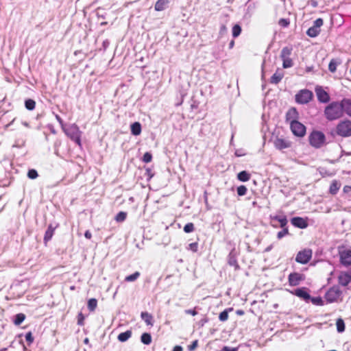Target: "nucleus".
Segmentation results:
<instances>
[{"instance_id": "393cba45", "label": "nucleus", "mask_w": 351, "mask_h": 351, "mask_svg": "<svg viewBox=\"0 0 351 351\" xmlns=\"http://www.w3.org/2000/svg\"><path fill=\"white\" fill-rule=\"evenodd\" d=\"M292 50L293 49L291 47H283L280 53V58L282 60L290 58Z\"/></svg>"}, {"instance_id": "79ce46f5", "label": "nucleus", "mask_w": 351, "mask_h": 351, "mask_svg": "<svg viewBox=\"0 0 351 351\" xmlns=\"http://www.w3.org/2000/svg\"><path fill=\"white\" fill-rule=\"evenodd\" d=\"M288 234H289V228H282V230L281 231H279L277 233V238L278 239H281L282 238H283L284 237H285Z\"/></svg>"}, {"instance_id": "4468645a", "label": "nucleus", "mask_w": 351, "mask_h": 351, "mask_svg": "<svg viewBox=\"0 0 351 351\" xmlns=\"http://www.w3.org/2000/svg\"><path fill=\"white\" fill-rule=\"evenodd\" d=\"M293 295L300 298V299L304 300L306 302H308L311 297L308 292V289L306 287H301L295 289L294 291L291 292Z\"/></svg>"}, {"instance_id": "09e8293b", "label": "nucleus", "mask_w": 351, "mask_h": 351, "mask_svg": "<svg viewBox=\"0 0 351 351\" xmlns=\"http://www.w3.org/2000/svg\"><path fill=\"white\" fill-rule=\"evenodd\" d=\"M324 24V21H323V19H321V18H319L317 19H316L315 21H314V24H313V27L317 28V29H319V27L321 26H322Z\"/></svg>"}, {"instance_id": "8fccbe9b", "label": "nucleus", "mask_w": 351, "mask_h": 351, "mask_svg": "<svg viewBox=\"0 0 351 351\" xmlns=\"http://www.w3.org/2000/svg\"><path fill=\"white\" fill-rule=\"evenodd\" d=\"M85 317L82 314V313H80L77 315V324L79 326H84V324Z\"/></svg>"}, {"instance_id": "ea45409f", "label": "nucleus", "mask_w": 351, "mask_h": 351, "mask_svg": "<svg viewBox=\"0 0 351 351\" xmlns=\"http://www.w3.org/2000/svg\"><path fill=\"white\" fill-rule=\"evenodd\" d=\"M127 213L123 211L119 212L115 217V220L117 222H123L125 220Z\"/></svg>"}, {"instance_id": "b1692460", "label": "nucleus", "mask_w": 351, "mask_h": 351, "mask_svg": "<svg viewBox=\"0 0 351 351\" xmlns=\"http://www.w3.org/2000/svg\"><path fill=\"white\" fill-rule=\"evenodd\" d=\"M271 219L273 220L278 221L280 223V228H288V227H287L288 220H287L286 216L280 217L278 215H276V216L272 217Z\"/></svg>"}, {"instance_id": "603ef678", "label": "nucleus", "mask_w": 351, "mask_h": 351, "mask_svg": "<svg viewBox=\"0 0 351 351\" xmlns=\"http://www.w3.org/2000/svg\"><path fill=\"white\" fill-rule=\"evenodd\" d=\"M25 339L28 342V344L30 345L34 341V337L32 336V332H28L25 335Z\"/></svg>"}, {"instance_id": "7c9ffc66", "label": "nucleus", "mask_w": 351, "mask_h": 351, "mask_svg": "<svg viewBox=\"0 0 351 351\" xmlns=\"http://www.w3.org/2000/svg\"><path fill=\"white\" fill-rule=\"evenodd\" d=\"M233 308H228L220 313L219 315V319L221 322H226L228 319V313L232 311Z\"/></svg>"}, {"instance_id": "13d9d810", "label": "nucleus", "mask_w": 351, "mask_h": 351, "mask_svg": "<svg viewBox=\"0 0 351 351\" xmlns=\"http://www.w3.org/2000/svg\"><path fill=\"white\" fill-rule=\"evenodd\" d=\"M146 174L148 176V179L149 180H150L153 177V176H154V174L152 173V170L150 169H146Z\"/></svg>"}, {"instance_id": "c85d7f7f", "label": "nucleus", "mask_w": 351, "mask_h": 351, "mask_svg": "<svg viewBox=\"0 0 351 351\" xmlns=\"http://www.w3.org/2000/svg\"><path fill=\"white\" fill-rule=\"evenodd\" d=\"M336 327L338 332L341 333L345 331L346 325L343 319L341 317L336 320Z\"/></svg>"}, {"instance_id": "9b49d317", "label": "nucleus", "mask_w": 351, "mask_h": 351, "mask_svg": "<svg viewBox=\"0 0 351 351\" xmlns=\"http://www.w3.org/2000/svg\"><path fill=\"white\" fill-rule=\"evenodd\" d=\"M305 280V275L298 272H292L288 276L289 285L291 287H295Z\"/></svg>"}, {"instance_id": "052dcab7", "label": "nucleus", "mask_w": 351, "mask_h": 351, "mask_svg": "<svg viewBox=\"0 0 351 351\" xmlns=\"http://www.w3.org/2000/svg\"><path fill=\"white\" fill-rule=\"evenodd\" d=\"M183 349L182 348V346H176L173 349V351H182Z\"/></svg>"}, {"instance_id": "20e7f679", "label": "nucleus", "mask_w": 351, "mask_h": 351, "mask_svg": "<svg viewBox=\"0 0 351 351\" xmlns=\"http://www.w3.org/2000/svg\"><path fill=\"white\" fill-rule=\"evenodd\" d=\"M338 254L340 264L344 267L351 269V250L339 247Z\"/></svg>"}, {"instance_id": "ddd939ff", "label": "nucleus", "mask_w": 351, "mask_h": 351, "mask_svg": "<svg viewBox=\"0 0 351 351\" xmlns=\"http://www.w3.org/2000/svg\"><path fill=\"white\" fill-rule=\"evenodd\" d=\"M317 100L320 103L326 104L330 101L329 94L323 88L322 86H317L315 88Z\"/></svg>"}, {"instance_id": "72a5a7b5", "label": "nucleus", "mask_w": 351, "mask_h": 351, "mask_svg": "<svg viewBox=\"0 0 351 351\" xmlns=\"http://www.w3.org/2000/svg\"><path fill=\"white\" fill-rule=\"evenodd\" d=\"M88 308L90 312H93L97 306V300L95 298L89 299L88 301Z\"/></svg>"}, {"instance_id": "c03bdc74", "label": "nucleus", "mask_w": 351, "mask_h": 351, "mask_svg": "<svg viewBox=\"0 0 351 351\" xmlns=\"http://www.w3.org/2000/svg\"><path fill=\"white\" fill-rule=\"evenodd\" d=\"M237 194L239 196H243L246 194L247 193V188L244 185H241L237 187Z\"/></svg>"}, {"instance_id": "69168bd1", "label": "nucleus", "mask_w": 351, "mask_h": 351, "mask_svg": "<svg viewBox=\"0 0 351 351\" xmlns=\"http://www.w3.org/2000/svg\"><path fill=\"white\" fill-rule=\"evenodd\" d=\"M234 46V41L232 40L229 43V48L232 49Z\"/></svg>"}, {"instance_id": "6e6552de", "label": "nucleus", "mask_w": 351, "mask_h": 351, "mask_svg": "<svg viewBox=\"0 0 351 351\" xmlns=\"http://www.w3.org/2000/svg\"><path fill=\"white\" fill-rule=\"evenodd\" d=\"M313 256V251L309 248H305L299 251L295 257V261L300 264H306L311 259Z\"/></svg>"}, {"instance_id": "f8f14e48", "label": "nucleus", "mask_w": 351, "mask_h": 351, "mask_svg": "<svg viewBox=\"0 0 351 351\" xmlns=\"http://www.w3.org/2000/svg\"><path fill=\"white\" fill-rule=\"evenodd\" d=\"M274 147L279 150L290 148L292 146V142L287 138H283L276 136L274 140Z\"/></svg>"}, {"instance_id": "4d7b16f0", "label": "nucleus", "mask_w": 351, "mask_h": 351, "mask_svg": "<svg viewBox=\"0 0 351 351\" xmlns=\"http://www.w3.org/2000/svg\"><path fill=\"white\" fill-rule=\"evenodd\" d=\"M223 351H237V348H230V347H228V346H224L223 348Z\"/></svg>"}, {"instance_id": "de8ad7c7", "label": "nucleus", "mask_w": 351, "mask_h": 351, "mask_svg": "<svg viewBox=\"0 0 351 351\" xmlns=\"http://www.w3.org/2000/svg\"><path fill=\"white\" fill-rule=\"evenodd\" d=\"M279 25L283 27H287L290 24V21L287 19H280L278 21Z\"/></svg>"}, {"instance_id": "9d476101", "label": "nucleus", "mask_w": 351, "mask_h": 351, "mask_svg": "<svg viewBox=\"0 0 351 351\" xmlns=\"http://www.w3.org/2000/svg\"><path fill=\"white\" fill-rule=\"evenodd\" d=\"M337 281L341 287H348L351 283V269L348 271H341L337 276Z\"/></svg>"}, {"instance_id": "aec40b11", "label": "nucleus", "mask_w": 351, "mask_h": 351, "mask_svg": "<svg viewBox=\"0 0 351 351\" xmlns=\"http://www.w3.org/2000/svg\"><path fill=\"white\" fill-rule=\"evenodd\" d=\"M141 317L147 326H153L154 318L152 314L147 312H142Z\"/></svg>"}, {"instance_id": "39448f33", "label": "nucleus", "mask_w": 351, "mask_h": 351, "mask_svg": "<svg viewBox=\"0 0 351 351\" xmlns=\"http://www.w3.org/2000/svg\"><path fill=\"white\" fill-rule=\"evenodd\" d=\"M65 133L68 137L76 143L79 146L82 145V132L76 124L71 125L67 130H65Z\"/></svg>"}, {"instance_id": "49530a36", "label": "nucleus", "mask_w": 351, "mask_h": 351, "mask_svg": "<svg viewBox=\"0 0 351 351\" xmlns=\"http://www.w3.org/2000/svg\"><path fill=\"white\" fill-rule=\"evenodd\" d=\"M152 160V155L149 152H145L143 156V161L144 162H150Z\"/></svg>"}, {"instance_id": "5701e85b", "label": "nucleus", "mask_w": 351, "mask_h": 351, "mask_svg": "<svg viewBox=\"0 0 351 351\" xmlns=\"http://www.w3.org/2000/svg\"><path fill=\"white\" fill-rule=\"evenodd\" d=\"M228 263L230 266L234 267L235 270L240 269V266L237 262V258L232 252H230L228 255Z\"/></svg>"}, {"instance_id": "0eeeda50", "label": "nucleus", "mask_w": 351, "mask_h": 351, "mask_svg": "<svg viewBox=\"0 0 351 351\" xmlns=\"http://www.w3.org/2000/svg\"><path fill=\"white\" fill-rule=\"evenodd\" d=\"M313 98V92L308 89L300 90L295 96V101L300 104H308Z\"/></svg>"}, {"instance_id": "473e14b6", "label": "nucleus", "mask_w": 351, "mask_h": 351, "mask_svg": "<svg viewBox=\"0 0 351 351\" xmlns=\"http://www.w3.org/2000/svg\"><path fill=\"white\" fill-rule=\"evenodd\" d=\"M319 33L320 29H317L313 26L309 27L306 31V34L311 38L317 36L319 34Z\"/></svg>"}, {"instance_id": "37998d69", "label": "nucleus", "mask_w": 351, "mask_h": 351, "mask_svg": "<svg viewBox=\"0 0 351 351\" xmlns=\"http://www.w3.org/2000/svg\"><path fill=\"white\" fill-rule=\"evenodd\" d=\"M293 65V62L291 58L282 60V66L284 69L290 68Z\"/></svg>"}, {"instance_id": "7ed1b4c3", "label": "nucleus", "mask_w": 351, "mask_h": 351, "mask_svg": "<svg viewBox=\"0 0 351 351\" xmlns=\"http://www.w3.org/2000/svg\"><path fill=\"white\" fill-rule=\"evenodd\" d=\"M309 144L315 148L322 147L326 141L325 134L320 131L313 130L308 136Z\"/></svg>"}, {"instance_id": "c9c22d12", "label": "nucleus", "mask_w": 351, "mask_h": 351, "mask_svg": "<svg viewBox=\"0 0 351 351\" xmlns=\"http://www.w3.org/2000/svg\"><path fill=\"white\" fill-rule=\"evenodd\" d=\"M241 27L239 25L236 24L232 27V33L234 38L238 37L241 33Z\"/></svg>"}, {"instance_id": "e2e57ef3", "label": "nucleus", "mask_w": 351, "mask_h": 351, "mask_svg": "<svg viewBox=\"0 0 351 351\" xmlns=\"http://www.w3.org/2000/svg\"><path fill=\"white\" fill-rule=\"evenodd\" d=\"M56 118L58 120V121L62 125H63V121L61 119V117L59 115H56Z\"/></svg>"}, {"instance_id": "2eb2a0df", "label": "nucleus", "mask_w": 351, "mask_h": 351, "mask_svg": "<svg viewBox=\"0 0 351 351\" xmlns=\"http://www.w3.org/2000/svg\"><path fill=\"white\" fill-rule=\"evenodd\" d=\"M299 119V113L295 107H292L288 110L285 115V120L291 124V123L298 121Z\"/></svg>"}, {"instance_id": "4c0bfd02", "label": "nucleus", "mask_w": 351, "mask_h": 351, "mask_svg": "<svg viewBox=\"0 0 351 351\" xmlns=\"http://www.w3.org/2000/svg\"><path fill=\"white\" fill-rule=\"evenodd\" d=\"M25 108L29 110H33L36 107V102L32 99H28L25 102Z\"/></svg>"}, {"instance_id": "f704fd0d", "label": "nucleus", "mask_w": 351, "mask_h": 351, "mask_svg": "<svg viewBox=\"0 0 351 351\" xmlns=\"http://www.w3.org/2000/svg\"><path fill=\"white\" fill-rule=\"evenodd\" d=\"M140 275H141V274L139 271H135L134 274L127 276L125 278V281L134 282L139 278Z\"/></svg>"}, {"instance_id": "a878e982", "label": "nucleus", "mask_w": 351, "mask_h": 351, "mask_svg": "<svg viewBox=\"0 0 351 351\" xmlns=\"http://www.w3.org/2000/svg\"><path fill=\"white\" fill-rule=\"evenodd\" d=\"M341 63L339 59H332L328 64V70L331 73H335L337 71V67Z\"/></svg>"}, {"instance_id": "6ab92c4d", "label": "nucleus", "mask_w": 351, "mask_h": 351, "mask_svg": "<svg viewBox=\"0 0 351 351\" xmlns=\"http://www.w3.org/2000/svg\"><path fill=\"white\" fill-rule=\"evenodd\" d=\"M283 72L280 71V69H278L271 77L270 82L271 84H277L281 81V80L283 78Z\"/></svg>"}, {"instance_id": "cd10ccee", "label": "nucleus", "mask_w": 351, "mask_h": 351, "mask_svg": "<svg viewBox=\"0 0 351 351\" xmlns=\"http://www.w3.org/2000/svg\"><path fill=\"white\" fill-rule=\"evenodd\" d=\"M132 331L128 330L124 332L120 333L118 335L117 339L121 342H125V341H128L132 337Z\"/></svg>"}, {"instance_id": "4be33fe9", "label": "nucleus", "mask_w": 351, "mask_h": 351, "mask_svg": "<svg viewBox=\"0 0 351 351\" xmlns=\"http://www.w3.org/2000/svg\"><path fill=\"white\" fill-rule=\"evenodd\" d=\"M341 186V184L337 180H332L330 185L329 193L332 195H336L339 191Z\"/></svg>"}, {"instance_id": "a211bd4d", "label": "nucleus", "mask_w": 351, "mask_h": 351, "mask_svg": "<svg viewBox=\"0 0 351 351\" xmlns=\"http://www.w3.org/2000/svg\"><path fill=\"white\" fill-rule=\"evenodd\" d=\"M341 102L343 108V112H345L348 116L351 117V99L344 98L341 101Z\"/></svg>"}, {"instance_id": "864d4df0", "label": "nucleus", "mask_w": 351, "mask_h": 351, "mask_svg": "<svg viewBox=\"0 0 351 351\" xmlns=\"http://www.w3.org/2000/svg\"><path fill=\"white\" fill-rule=\"evenodd\" d=\"M198 346V340H195L188 346V349L191 351L194 350Z\"/></svg>"}, {"instance_id": "bb28decb", "label": "nucleus", "mask_w": 351, "mask_h": 351, "mask_svg": "<svg viewBox=\"0 0 351 351\" xmlns=\"http://www.w3.org/2000/svg\"><path fill=\"white\" fill-rule=\"evenodd\" d=\"M131 132L134 136H138L141 133V125L139 122H134L131 125Z\"/></svg>"}, {"instance_id": "1a4fd4ad", "label": "nucleus", "mask_w": 351, "mask_h": 351, "mask_svg": "<svg viewBox=\"0 0 351 351\" xmlns=\"http://www.w3.org/2000/svg\"><path fill=\"white\" fill-rule=\"evenodd\" d=\"M290 129L292 133L298 137H303L306 134V127L302 123L298 121L290 124Z\"/></svg>"}, {"instance_id": "3c124183", "label": "nucleus", "mask_w": 351, "mask_h": 351, "mask_svg": "<svg viewBox=\"0 0 351 351\" xmlns=\"http://www.w3.org/2000/svg\"><path fill=\"white\" fill-rule=\"evenodd\" d=\"M189 249L193 252H197L198 250V243L197 242L190 243L189 245Z\"/></svg>"}, {"instance_id": "e433bc0d", "label": "nucleus", "mask_w": 351, "mask_h": 351, "mask_svg": "<svg viewBox=\"0 0 351 351\" xmlns=\"http://www.w3.org/2000/svg\"><path fill=\"white\" fill-rule=\"evenodd\" d=\"M25 319V315L23 313H18L15 316L14 323L15 325H20Z\"/></svg>"}, {"instance_id": "f3484780", "label": "nucleus", "mask_w": 351, "mask_h": 351, "mask_svg": "<svg viewBox=\"0 0 351 351\" xmlns=\"http://www.w3.org/2000/svg\"><path fill=\"white\" fill-rule=\"evenodd\" d=\"M57 227H58V226H53L52 224H49L48 226V228L45 233V236H44V239H43L45 245H47V243L51 239Z\"/></svg>"}, {"instance_id": "423d86ee", "label": "nucleus", "mask_w": 351, "mask_h": 351, "mask_svg": "<svg viewBox=\"0 0 351 351\" xmlns=\"http://www.w3.org/2000/svg\"><path fill=\"white\" fill-rule=\"evenodd\" d=\"M341 294L342 291L340 290L339 287L335 285L327 291L325 293L324 298L328 303L337 302Z\"/></svg>"}, {"instance_id": "680f3d73", "label": "nucleus", "mask_w": 351, "mask_h": 351, "mask_svg": "<svg viewBox=\"0 0 351 351\" xmlns=\"http://www.w3.org/2000/svg\"><path fill=\"white\" fill-rule=\"evenodd\" d=\"M236 314H237V315H240V316H241V315H243L245 314V312H244V311H243V310H241V309H239V310H237V311H236Z\"/></svg>"}, {"instance_id": "dca6fc26", "label": "nucleus", "mask_w": 351, "mask_h": 351, "mask_svg": "<svg viewBox=\"0 0 351 351\" xmlns=\"http://www.w3.org/2000/svg\"><path fill=\"white\" fill-rule=\"evenodd\" d=\"M291 223L293 226L301 229H304L308 226L307 219H304L300 217H293L291 219Z\"/></svg>"}, {"instance_id": "338daca9", "label": "nucleus", "mask_w": 351, "mask_h": 351, "mask_svg": "<svg viewBox=\"0 0 351 351\" xmlns=\"http://www.w3.org/2000/svg\"><path fill=\"white\" fill-rule=\"evenodd\" d=\"M84 343L85 344H88L89 343V339L88 338H85L84 340Z\"/></svg>"}, {"instance_id": "6e6d98bb", "label": "nucleus", "mask_w": 351, "mask_h": 351, "mask_svg": "<svg viewBox=\"0 0 351 351\" xmlns=\"http://www.w3.org/2000/svg\"><path fill=\"white\" fill-rule=\"evenodd\" d=\"M343 191L345 193H349L351 192V186L346 185L343 186Z\"/></svg>"}, {"instance_id": "bf43d9fd", "label": "nucleus", "mask_w": 351, "mask_h": 351, "mask_svg": "<svg viewBox=\"0 0 351 351\" xmlns=\"http://www.w3.org/2000/svg\"><path fill=\"white\" fill-rule=\"evenodd\" d=\"M84 237L88 239H90L92 238V234L89 230H86L84 233Z\"/></svg>"}, {"instance_id": "a18cd8bd", "label": "nucleus", "mask_w": 351, "mask_h": 351, "mask_svg": "<svg viewBox=\"0 0 351 351\" xmlns=\"http://www.w3.org/2000/svg\"><path fill=\"white\" fill-rule=\"evenodd\" d=\"M27 176L30 179H36L38 176V174L35 169H32L28 171Z\"/></svg>"}, {"instance_id": "412c9836", "label": "nucleus", "mask_w": 351, "mask_h": 351, "mask_svg": "<svg viewBox=\"0 0 351 351\" xmlns=\"http://www.w3.org/2000/svg\"><path fill=\"white\" fill-rule=\"evenodd\" d=\"M169 3V0H158L155 4L154 9L158 12L162 11L166 8Z\"/></svg>"}, {"instance_id": "2f4dec72", "label": "nucleus", "mask_w": 351, "mask_h": 351, "mask_svg": "<svg viewBox=\"0 0 351 351\" xmlns=\"http://www.w3.org/2000/svg\"><path fill=\"white\" fill-rule=\"evenodd\" d=\"M141 341L145 345H149L152 343V336L148 332H144L141 335Z\"/></svg>"}, {"instance_id": "5fc2aeb1", "label": "nucleus", "mask_w": 351, "mask_h": 351, "mask_svg": "<svg viewBox=\"0 0 351 351\" xmlns=\"http://www.w3.org/2000/svg\"><path fill=\"white\" fill-rule=\"evenodd\" d=\"M185 313L186 314H190V315H191L193 316H195V315H197V311L195 310V308L186 310Z\"/></svg>"}, {"instance_id": "f03ea898", "label": "nucleus", "mask_w": 351, "mask_h": 351, "mask_svg": "<svg viewBox=\"0 0 351 351\" xmlns=\"http://www.w3.org/2000/svg\"><path fill=\"white\" fill-rule=\"evenodd\" d=\"M335 133L343 138L351 136V121L344 119L339 121L335 127Z\"/></svg>"}, {"instance_id": "f257e3e1", "label": "nucleus", "mask_w": 351, "mask_h": 351, "mask_svg": "<svg viewBox=\"0 0 351 351\" xmlns=\"http://www.w3.org/2000/svg\"><path fill=\"white\" fill-rule=\"evenodd\" d=\"M324 114L328 121H332L341 118L343 116L341 102L332 101L326 106Z\"/></svg>"}, {"instance_id": "0e129e2a", "label": "nucleus", "mask_w": 351, "mask_h": 351, "mask_svg": "<svg viewBox=\"0 0 351 351\" xmlns=\"http://www.w3.org/2000/svg\"><path fill=\"white\" fill-rule=\"evenodd\" d=\"M227 31V28L226 27V25H222L220 28V32L222 33V32H226Z\"/></svg>"}, {"instance_id": "c756f323", "label": "nucleus", "mask_w": 351, "mask_h": 351, "mask_svg": "<svg viewBox=\"0 0 351 351\" xmlns=\"http://www.w3.org/2000/svg\"><path fill=\"white\" fill-rule=\"evenodd\" d=\"M250 174L246 171H242L237 175V178L241 182H247L250 179Z\"/></svg>"}, {"instance_id": "a19ab883", "label": "nucleus", "mask_w": 351, "mask_h": 351, "mask_svg": "<svg viewBox=\"0 0 351 351\" xmlns=\"http://www.w3.org/2000/svg\"><path fill=\"white\" fill-rule=\"evenodd\" d=\"M195 230V226H194V224L193 223H186L184 227V231L186 232V233H190V232H193Z\"/></svg>"}, {"instance_id": "58836bf2", "label": "nucleus", "mask_w": 351, "mask_h": 351, "mask_svg": "<svg viewBox=\"0 0 351 351\" xmlns=\"http://www.w3.org/2000/svg\"><path fill=\"white\" fill-rule=\"evenodd\" d=\"M310 300L312 302V304L314 305H316V306H323L324 305V301H323L322 298L319 296L311 298V299H310Z\"/></svg>"}]
</instances>
